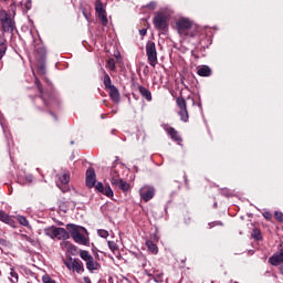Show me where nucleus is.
Returning <instances> with one entry per match:
<instances>
[{
    "label": "nucleus",
    "instance_id": "1",
    "mask_svg": "<svg viewBox=\"0 0 283 283\" xmlns=\"http://www.w3.org/2000/svg\"><path fill=\"white\" fill-rule=\"evenodd\" d=\"M66 229L76 244H82V247L90 245V234L87 233V229L74 223H69Z\"/></svg>",
    "mask_w": 283,
    "mask_h": 283
},
{
    "label": "nucleus",
    "instance_id": "2",
    "mask_svg": "<svg viewBox=\"0 0 283 283\" xmlns=\"http://www.w3.org/2000/svg\"><path fill=\"white\" fill-rule=\"evenodd\" d=\"M177 30L180 36H196V34H198V30L193 22L187 18H182L177 21Z\"/></svg>",
    "mask_w": 283,
    "mask_h": 283
},
{
    "label": "nucleus",
    "instance_id": "3",
    "mask_svg": "<svg viewBox=\"0 0 283 283\" xmlns=\"http://www.w3.org/2000/svg\"><path fill=\"white\" fill-rule=\"evenodd\" d=\"M104 87L105 90H109V96L113 103H120V92H118V88L112 84V77H109V74L104 71Z\"/></svg>",
    "mask_w": 283,
    "mask_h": 283
},
{
    "label": "nucleus",
    "instance_id": "4",
    "mask_svg": "<svg viewBox=\"0 0 283 283\" xmlns=\"http://www.w3.org/2000/svg\"><path fill=\"white\" fill-rule=\"evenodd\" d=\"M146 55L148 59V63L151 67H156L158 64V51H156V43L148 41L146 43Z\"/></svg>",
    "mask_w": 283,
    "mask_h": 283
},
{
    "label": "nucleus",
    "instance_id": "5",
    "mask_svg": "<svg viewBox=\"0 0 283 283\" xmlns=\"http://www.w3.org/2000/svg\"><path fill=\"white\" fill-rule=\"evenodd\" d=\"M64 264L69 271H76L77 273H81V271H85L83 268V262L78 259H72V256L64 260Z\"/></svg>",
    "mask_w": 283,
    "mask_h": 283
},
{
    "label": "nucleus",
    "instance_id": "6",
    "mask_svg": "<svg viewBox=\"0 0 283 283\" xmlns=\"http://www.w3.org/2000/svg\"><path fill=\"white\" fill-rule=\"evenodd\" d=\"M176 103L180 109L179 111L180 119L184 120V123H187V120H189V112L187 111V101L185 99V97H177Z\"/></svg>",
    "mask_w": 283,
    "mask_h": 283
},
{
    "label": "nucleus",
    "instance_id": "7",
    "mask_svg": "<svg viewBox=\"0 0 283 283\" xmlns=\"http://www.w3.org/2000/svg\"><path fill=\"white\" fill-rule=\"evenodd\" d=\"M139 196L144 202H149L156 196V188L154 186H144L139 189Z\"/></svg>",
    "mask_w": 283,
    "mask_h": 283
},
{
    "label": "nucleus",
    "instance_id": "8",
    "mask_svg": "<svg viewBox=\"0 0 283 283\" xmlns=\"http://www.w3.org/2000/svg\"><path fill=\"white\" fill-rule=\"evenodd\" d=\"M156 30L167 31V15L165 13H157L153 20Z\"/></svg>",
    "mask_w": 283,
    "mask_h": 283
},
{
    "label": "nucleus",
    "instance_id": "9",
    "mask_svg": "<svg viewBox=\"0 0 283 283\" xmlns=\"http://www.w3.org/2000/svg\"><path fill=\"white\" fill-rule=\"evenodd\" d=\"M111 185H113V187H116L117 189H120V191H123L124 193H127V191L132 189L129 182L116 177L111 178Z\"/></svg>",
    "mask_w": 283,
    "mask_h": 283
},
{
    "label": "nucleus",
    "instance_id": "10",
    "mask_svg": "<svg viewBox=\"0 0 283 283\" xmlns=\"http://www.w3.org/2000/svg\"><path fill=\"white\" fill-rule=\"evenodd\" d=\"M272 266H280L283 263V245L279 247V250L269 259Z\"/></svg>",
    "mask_w": 283,
    "mask_h": 283
},
{
    "label": "nucleus",
    "instance_id": "11",
    "mask_svg": "<svg viewBox=\"0 0 283 283\" xmlns=\"http://www.w3.org/2000/svg\"><path fill=\"white\" fill-rule=\"evenodd\" d=\"M96 186V171L94 170L93 167H90L86 170V187L88 189H93V187Z\"/></svg>",
    "mask_w": 283,
    "mask_h": 283
},
{
    "label": "nucleus",
    "instance_id": "12",
    "mask_svg": "<svg viewBox=\"0 0 283 283\" xmlns=\"http://www.w3.org/2000/svg\"><path fill=\"white\" fill-rule=\"evenodd\" d=\"M1 23L3 32L14 31V22L12 21V18L8 17V14H6L4 18L1 19Z\"/></svg>",
    "mask_w": 283,
    "mask_h": 283
},
{
    "label": "nucleus",
    "instance_id": "13",
    "mask_svg": "<svg viewBox=\"0 0 283 283\" xmlns=\"http://www.w3.org/2000/svg\"><path fill=\"white\" fill-rule=\"evenodd\" d=\"M53 235L57 240H70V232H67V230H65L64 228L54 227Z\"/></svg>",
    "mask_w": 283,
    "mask_h": 283
},
{
    "label": "nucleus",
    "instance_id": "14",
    "mask_svg": "<svg viewBox=\"0 0 283 283\" xmlns=\"http://www.w3.org/2000/svg\"><path fill=\"white\" fill-rule=\"evenodd\" d=\"M0 222H4V224H9V227H14L15 224L14 219L3 210H0Z\"/></svg>",
    "mask_w": 283,
    "mask_h": 283
},
{
    "label": "nucleus",
    "instance_id": "15",
    "mask_svg": "<svg viewBox=\"0 0 283 283\" xmlns=\"http://www.w3.org/2000/svg\"><path fill=\"white\" fill-rule=\"evenodd\" d=\"M34 83L39 90L40 98L43 101V104L45 105V107H50V102H48V99H45V97L43 96V85H41V81H39V78H35Z\"/></svg>",
    "mask_w": 283,
    "mask_h": 283
},
{
    "label": "nucleus",
    "instance_id": "16",
    "mask_svg": "<svg viewBox=\"0 0 283 283\" xmlns=\"http://www.w3.org/2000/svg\"><path fill=\"white\" fill-rule=\"evenodd\" d=\"M138 92L143 96V98H146V101L151 102V91L150 90L140 85V86H138Z\"/></svg>",
    "mask_w": 283,
    "mask_h": 283
},
{
    "label": "nucleus",
    "instance_id": "17",
    "mask_svg": "<svg viewBox=\"0 0 283 283\" xmlns=\"http://www.w3.org/2000/svg\"><path fill=\"white\" fill-rule=\"evenodd\" d=\"M197 74L199 76H211L212 74V71H211V67L207 66V65H202V66H199L198 70H197Z\"/></svg>",
    "mask_w": 283,
    "mask_h": 283
},
{
    "label": "nucleus",
    "instance_id": "18",
    "mask_svg": "<svg viewBox=\"0 0 283 283\" xmlns=\"http://www.w3.org/2000/svg\"><path fill=\"white\" fill-rule=\"evenodd\" d=\"M167 132L170 138L175 140V143H182V138L180 137V135H178V130H176V128L169 127Z\"/></svg>",
    "mask_w": 283,
    "mask_h": 283
},
{
    "label": "nucleus",
    "instance_id": "19",
    "mask_svg": "<svg viewBox=\"0 0 283 283\" xmlns=\"http://www.w3.org/2000/svg\"><path fill=\"white\" fill-rule=\"evenodd\" d=\"M98 262H96L95 260H94V256H93V259H91V260H88V261H86V269H87V271H90L91 273H94V271H98Z\"/></svg>",
    "mask_w": 283,
    "mask_h": 283
},
{
    "label": "nucleus",
    "instance_id": "20",
    "mask_svg": "<svg viewBox=\"0 0 283 283\" xmlns=\"http://www.w3.org/2000/svg\"><path fill=\"white\" fill-rule=\"evenodd\" d=\"M64 244L71 255H76L78 253V248H76V245L72 244L70 241H65Z\"/></svg>",
    "mask_w": 283,
    "mask_h": 283
},
{
    "label": "nucleus",
    "instance_id": "21",
    "mask_svg": "<svg viewBox=\"0 0 283 283\" xmlns=\"http://www.w3.org/2000/svg\"><path fill=\"white\" fill-rule=\"evenodd\" d=\"M97 19H99L102 25H104V27H106L107 23L109 22V21L107 20V11L102 12V13H97Z\"/></svg>",
    "mask_w": 283,
    "mask_h": 283
},
{
    "label": "nucleus",
    "instance_id": "22",
    "mask_svg": "<svg viewBox=\"0 0 283 283\" xmlns=\"http://www.w3.org/2000/svg\"><path fill=\"white\" fill-rule=\"evenodd\" d=\"M146 247L150 251V253H158V245H156L154 241H146Z\"/></svg>",
    "mask_w": 283,
    "mask_h": 283
},
{
    "label": "nucleus",
    "instance_id": "23",
    "mask_svg": "<svg viewBox=\"0 0 283 283\" xmlns=\"http://www.w3.org/2000/svg\"><path fill=\"white\" fill-rule=\"evenodd\" d=\"M80 256L82 260H84V262H88L90 260H92L94 258V256H92V254H90V252L87 250H81Z\"/></svg>",
    "mask_w": 283,
    "mask_h": 283
},
{
    "label": "nucleus",
    "instance_id": "24",
    "mask_svg": "<svg viewBox=\"0 0 283 283\" xmlns=\"http://www.w3.org/2000/svg\"><path fill=\"white\" fill-rule=\"evenodd\" d=\"M95 12H96V14L106 12L105 8H103V2L101 0H96V2H95Z\"/></svg>",
    "mask_w": 283,
    "mask_h": 283
},
{
    "label": "nucleus",
    "instance_id": "25",
    "mask_svg": "<svg viewBox=\"0 0 283 283\" xmlns=\"http://www.w3.org/2000/svg\"><path fill=\"white\" fill-rule=\"evenodd\" d=\"M54 226L53 227H49L44 229V234L48 235V238H51V240H54Z\"/></svg>",
    "mask_w": 283,
    "mask_h": 283
},
{
    "label": "nucleus",
    "instance_id": "26",
    "mask_svg": "<svg viewBox=\"0 0 283 283\" xmlns=\"http://www.w3.org/2000/svg\"><path fill=\"white\" fill-rule=\"evenodd\" d=\"M17 220L20 224H22V227H29L30 222L28 221V219L23 216H18Z\"/></svg>",
    "mask_w": 283,
    "mask_h": 283
},
{
    "label": "nucleus",
    "instance_id": "27",
    "mask_svg": "<svg viewBox=\"0 0 283 283\" xmlns=\"http://www.w3.org/2000/svg\"><path fill=\"white\" fill-rule=\"evenodd\" d=\"M38 72L43 76L45 74V60H42L38 65Z\"/></svg>",
    "mask_w": 283,
    "mask_h": 283
},
{
    "label": "nucleus",
    "instance_id": "28",
    "mask_svg": "<svg viewBox=\"0 0 283 283\" xmlns=\"http://www.w3.org/2000/svg\"><path fill=\"white\" fill-rule=\"evenodd\" d=\"M252 238H254V240H262V232L260 231V229L258 228L253 229Z\"/></svg>",
    "mask_w": 283,
    "mask_h": 283
},
{
    "label": "nucleus",
    "instance_id": "29",
    "mask_svg": "<svg viewBox=\"0 0 283 283\" xmlns=\"http://www.w3.org/2000/svg\"><path fill=\"white\" fill-rule=\"evenodd\" d=\"M102 193L107 198H112L114 196V190H112V187L107 186L104 188V191Z\"/></svg>",
    "mask_w": 283,
    "mask_h": 283
},
{
    "label": "nucleus",
    "instance_id": "30",
    "mask_svg": "<svg viewBox=\"0 0 283 283\" xmlns=\"http://www.w3.org/2000/svg\"><path fill=\"white\" fill-rule=\"evenodd\" d=\"M60 182L62 185H69L70 184V176L67 174H64L60 177Z\"/></svg>",
    "mask_w": 283,
    "mask_h": 283
},
{
    "label": "nucleus",
    "instance_id": "31",
    "mask_svg": "<svg viewBox=\"0 0 283 283\" xmlns=\"http://www.w3.org/2000/svg\"><path fill=\"white\" fill-rule=\"evenodd\" d=\"M97 235H99V238H109V232L107 230L99 229L97 230Z\"/></svg>",
    "mask_w": 283,
    "mask_h": 283
},
{
    "label": "nucleus",
    "instance_id": "32",
    "mask_svg": "<svg viewBox=\"0 0 283 283\" xmlns=\"http://www.w3.org/2000/svg\"><path fill=\"white\" fill-rule=\"evenodd\" d=\"M107 65H108L109 70H112V72H114V70H116V61L114 59H109L107 61Z\"/></svg>",
    "mask_w": 283,
    "mask_h": 283
},
{
    "label": "nucleus",
    "instance_id": "33",
    "mask_svg": "<svg viewBox=\"0 0 283 283\" xmlns=\"http://www.w3.org/2000/svg\"><path fill=\"white\" fill-rule=\"evenodd\" d=\"M108 248L111 249V251H118V244H116V242L114 241H107Z\"/></svg>",
    "mask_w": 283,
    "mask_h": 283
},
{
    "label": "nucleus",
    "instance_id": "34",
    "mask_svg": "<svg viewBox=\"0 0 283 283\" xmlns=\"http://www.w3.org/2000/svg\"><path fill=\"white\" fill-rule=\"evenodd\" d=\"M95 189L99 191V193H103L105 191V186H103V182H95Z\"/></svg>",
    "mask_w": 283,
    "mask_h": 283
},
{
    "label": "nucleus",
    "instance_id": "35",
    "mask_svg": "<svg viewBox=\"0 0 283 283\" xmlns=\"http://www.w3.org/2000/svg\"><path fill=\"white\" fill-rule=\"evenodd\" d=\"M22 238L27 241V242H30V244H32L33 247H35L36 244V240L28 237L27 234H22Z\"/></svg>",
    "mask_w": 283,
    "mask_h": 283
},
{
    "label": "nucleus",
    "instance_id": "36",
    "mask_svg": "<svg viewBox=\"0 0 283 283\" xmlns=\"http://www.w3.org/2000/svg\"><path fill=\"white\" fill-rule=\"evenodd\" d=\"M42 282L43 283H56L53 279L50 277V275L45 274L42 276Z\"/></svg>",
    "mask_w": 283,
    "mask_h": 283
},
{
    "label": "nucleus",
    "instance_id": "37",
    "mask_svg": "<svg viewBox=\"0 0 283 283\" xmlns=\"http://www.w3.org/2000/svg\"><path fill=\"white\" fill-rule=\"evenodd\" d=\"M274 218H275V220H277V222H283V213L282 212L275 211Z\"/></svg>",
    "mask_w": 283,
    "mask_h": 283
},
{
    "label": "nucleus",
    "instance_id": "38",
    "mask_svg": "<svg viewBox=\"0 0 283 283\" xmlns=\"http://www.w3.org/2000/svg\"><path fill=\"white\" fill-rule=\"evenodd\" d=\"M10 275H11V277L19 280V274L17 273V271H14V268L10 269Z\"/></svg>",
    "mask_w": 283,
    "mask_h": 283
},
{
    "label": "nucleus",
    "instance_id": "39",
    "mask_svg": "<svg viewBox=\"0 0 283 283\" xmlns=\"http://www.w3.org/2000/svg\"><path fill=\"white\" fill-rule=\"evenodd\" d=\"M146 8H148V10H156V2L155 1H151L150 3H148L146 6Z\"/></svg>",
    "mask_w": 283,
    "mask_h": 283
},
{
    "label": "nucleus",
    "instance_id": "40",
    "mask_svg": "<svg viewBox=\"0 0 283 283\" xmlns=\"http://www.w3.org/2000/svg\"><path fill=\"white\" fill-rule=\"evenodd\" d=\"M111 176H112V178H118V171H116V169L112 168Z\"/></svg>",
    "mask_w": 283,
    "mask_h": 283
},
{
    "label": "nucleus",
    "instance_id": "41",
    "mask_svg": "<svg viewBox=\"0 0 283 283\" xmlns=\"http://www.w3.org/2000/svg\"><path fill=\"white\" fill-rule=\"evenodd\" d=\"M263 218H265V220H271L273 218V214H271V212H264Z\"/></svg>",
    "mask_w": 283,
    "mask_h": 283
},
{
    "label": "nucleus",
    "instance_id": "42",
    "mask_svg": "<svg viewBox=\"0 0 283 283\" xmlns=\"http://www.w3.org/2000/svg\"><path fill=\"white\" fill-rule=\"evenodd\" d=\"M140 36H146L147 35V29H142L139 30Z\"/></svg>",
    "mask_w": 283,
    "mask_h": 283
},
{
    "label": "nucleus",
    "instance_id": "43",
    "mask_svg": "<svg viewBox=\"0 0 283 283\" xmlns=\"http://www.w3.org/2000/svg\"><path fill=\"white\" fill-rule=\"evenodd\" d=\"M83 282L84 283H92V280L90 279V276H84Z\"/></svg>",
    "mask_w": 283,
    "mask_h": 283
},
{
    "label": "nucleus",
    "instance_id": "44",
    "mask_svg": "<svg viewBox=\"0 0 283 283\" xmlns=\"http://www.w3.org/2000/svg\"><path fill=\"white\" fill-rule=\"evenodd\" d=\"M25 8H27V10H31V8H32V2H31V1L27 2V3H25Z\"/></svg>",
    "mask_w": 283,
    "mask_h": 283
},
{
    "label": "nucleus",
    "instance_id": "45",
    "mask_svg": "<svg viewBox=\"0 0 283 283\" xmlns=\"http://www.w3.org/2000/svg\"><path fill=\"white\" fill-rule=\"evenodd\" d=\"M216 224H218L219 227H222V221H216L213 226L216 227Z\"/></svg>",
    "mask_w": 283,
    "mask_h": 283
},
{
    "label": "nucleus",
    "instance_id": "46",
    "mask_svg": "<svg viewBox=\"0 0 283 283\" xmlns=\"http://www.w3.org/2000/svg\"><path fill=\"white\" fill-rule=\"evenodd\" d=\"M50 115L53 116V118L56 119V115H54V113L50 112Z\"/></svg>",
    "mask_w": 283,
    "mask_h": 283
},
{
    "label": "nucleus",
    "instance_id": "47",
    "mask_svg": "<svg viewBox=\"0 0 283 283\" xmlns=\"http://www.w3.org/2000/svg\"><path fill=\"white\" fill-rule=\"evenodd\" d=\"M280 273L283 274V264L280 266Z\"/></svg>",
    "mask_w": 283,
    "mask_h": 283
},
{
    "label": "nucleus",
    "instance_id": "48",
    "mask_svg": "<svg viewBox=\"0 0 283 283\" xmlns=\"http://www.w3.org/2000/svg\"><path fill=\"white\" fill-rule=\"evenodd\" d=\"M71 145H74V140L71 142Z\"/></svg>",
    "mask_w": 283,
    "mask_h": 283
},
{
    "label": "nucleus",
    "instance_id": "49",
    "mask_svg": "<svg viewBox=\"0 0 283 283\" xmlns=\"http://www.w3.org/2000/svg\"><path fill=\"white\" fill-rule=\"evenodd\" d=\"M62 191H63V193H65V190H64V189H62Z\"/></svg>",
    "mask_w": 283,
    "mask_h": 283
},
{
    "label": "nucleus",
    "instance_id": "50",
    "mask_svg": "<svg viewBox=\"0 0 283 283\" xmlns=\"http://www.w3.org/2000/svg\"><path fill=\"white\" fill-rule=\"evenodd\" d=\"M214 207H218V203H214Z\"/></svg>",
    "mask_w": 283,
    "mask_h": 283
}]
</instances>
